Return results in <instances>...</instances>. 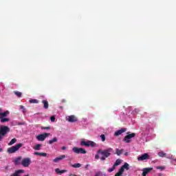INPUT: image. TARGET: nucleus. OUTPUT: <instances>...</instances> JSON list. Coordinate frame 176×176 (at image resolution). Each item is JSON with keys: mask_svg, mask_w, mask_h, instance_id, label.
I'll return each mask as SVG.
<instances>
[{"mask_svg": "<svg viewBox=\"0 0 176 176\" xmlns=\"http://www.w3.org/2000/svg\"><path fill=\"white\" fill-rule=\"evenodd\" d=\"M156 168H157V170H164V166H157Z\"/></svg>", "mask_w": 176, "mask_h": 176, "instance_id": "e433bc0d", "label": "nucleus"}, {"mask_svg": "<svg viewBox=\"0 0 176 176\" xmlns=\"http://www.w3.org/2000/svg\"><path fill=\"white\" fill-rule=\"evenodd\" d=\"M130 169V165H129V164H127V162H125L124 164V165H122L121 166V168H120V170H122L123 173H124V170H129Z\"/></svg>", "mask_w": 176, "mask_h": 176, "instance_id": "ddd939ff", "label": "nucleus"}, {"mask_svg": "<svg viewBox=\"0 0 176 176\" xmlns=\"http://www.w3.org/2000/svg\"><path fill=\"white\" fill-rule=\"evenodd\" d=\"M80 144L84 146H91L92 148H94V146H96V142L90 140H88L87 142L82 141Z\"/></svg>", "mask_w": 176, "mask_h": 176, "instance_id": "423d86ee", "label": "nucleus"}, {"mask_svg": "<svg viewBox=\"0 0 176 176\" xmlns=\"http://www.w3.org/2000/svg\"><path fill=\"white\" fill-rule=\"evenodd\" d=\"M2 112V109L0 108V113Z\"/></svg>", "mask_w": 176, "mask_h": 176, "instance_id": "c03bdc74", "label": "nucleus"}, {"mask_svg": "<svg viewBox=\"0 0 176 176\" xmlns=\"http://www.w3.org/2000/svg\"><path fill=\"white\" fill-rule=\"evenodd\" d=\"M9 115V111H6L4 112H0V119H2V118H6Z\"/></svg>", "mask_w": 176, "mask_h": 176, "instance_id": "a211bd4d", "label": "nucleus"}, {"mask_svg": "<svg viewBox=\"0 0 176 176\" xmlns=\"http://www.w3.org/2000/svg\"><path fill=\"white\" fill-rule=\"evenodd\" d=\"M50 119H51V122H55L56 121V117H54V116H52L50 118Z\"/></svg>", "mask_w": 176, "mask_h": 176, "instance_id": "c9c22d12", "label": "nucleus"}, {"mask_svg": "<svg viewBox=\"0 0 176 176\" xmlns=\"http://www.w3.org/2000/svg\"><path fill=\"white\" fill-rule=\"evenodd\" d=\"M20 109H22V111L23 112V113H25V108L24 107V106L21 105Z\"/></svg>", "mask_w": 176, "mask_h": 176, "instance_id": "473e14b6", "label": "nucleus"}, {"mask_svg": "<svg viewBox=\"0 0 176 176\" xmlns=\"http://www.w3.org/2000/svg\"><path fill=\"white\" fill-rule=\"evenodd\" d=\"M29 102H30V104H38L39 102V100L36 99H30L29 100Z\"/></svg>", "mask_w": 176, "mask_h": 176, "instance_id": "a878e982", "label": "nucleus"}, {"mask_svg": "<svg viewBox=\"0 0 176 176\" xmlns=\"http://www.w3.org/2000/svg\"><path fill=\"white\" fill-rule=\"evenodd\" d=\"M133 137H135V133L128 134L124 138V142H126V144L130 143L131 142L130 140H131V138H133Z\"/></svg>", "mask_w": 176, "mask_h": 176, "instance_id": "6e6552de", "label": "nucleus"}, {"mask_svg": "<svg viewBox=\"0 0 176 176\" xmlns=\"http://www.w3.org/2000/svg\"><path fill=\"white\" fill-rule=\"evenodd\" d=\"M10 120V119H9L8 118H0L1 123H6V122H9Z\"/></svg>", "mask_w": 176, "mask_h": 176, "instance_id": "4be33fe9", "label": "nucleus"}, {"mask_svg": "<svg viewBox=\"0 0 176 176\" xmlns=\"http://www.w3.org/2000/svg\"><path fill=\"white\" fill-rule=\"evenodd\" d=\"M120 163H122V160H116L114 164H113V166L114 167H117V166H120Z\"/></svg>", "mask_w": 176, "mask_h": 176, "instance_id": "5701e85b", "label": "nucleus"}, {"mask_svg": "<svg viewBox=\"0 0 176 176\" xmlns=\"http://www.w3.org/2000/svg\"><path fill=\"white\" fill-rule=\"evenodd\" d=\"M100 138H101L102 142H105V135H104V134L101 135Z\"/></svg>", "mask_w": 176, "mask_h": 176, "instance_id": "2f4dec72", "label": "nucleus"}, {"mask_svg": "<svg viewBox=\"0 0 176 176\" xmlns=\"http://www.w3.org/2000/svg\"><path fill=\"white\" fill-rule=\"evenodd\" d=\"M116 168V167L113 165V166L111 168H109L108 169V172L109 173H112V171H115Z\"/></svg>", "mask_w": 176, "mask_h": 176, "instance_id": "c756f323", "label": "nucleus"}, {"mask_svg": "<svg viewBox=\"0 0 176 176\" xmlns=\"http://www.w3.org/2000/svg\"><path fill=\"white\" fill-rule=\"evenodd\" d=\"M72 151L74 153H77V155H79V153H81L82 155H85V153H87L86 150L82 148L74 147L72 148Z\"/></svg>", "mask_w": 176, "mask_h": 176, "instance_id": "20e7f679", "label": "nucleus"}, {"mask_svg": "<svg viewBox=\"0 0 176 176\" xmlns=\"http://www.w3.org/2000/svg\"><path fill=\"white\" fill-rule=\"evenodd\" d=\"M21 164L23 167H30V164H31V159L29 157L23 158L21 162Z\"/></svg>", "mask_w": 176, "mask_h": 176, "instance_id": "39448f33", "label": "nucleus"}, {"mask_svg": "<svg viewBox=\"0 0 176 176\" xmlns=\"http://www.w3.org/2000/svg\"><path fill=\"white\" fill-rule=\"evenodd\" d=\"M124 156H129V152H126V153H124Z\"/></svg>", "mask_w": 176, "mask_h": 176, "instance_id": "a19ab883", "label": "nucleus"}, {"mask_svg": "<svg viewBox=\"0 0 176 176\" xmlns=\"http://www.w3.org/2000/svg\"><path fill=\"white\" fill-rule=\"evenodd\" d=\"M148 159H149L148 153H144L138 157V162H144V160H148Z\"/></svg>", "mask_w": 176, "mask_h": 176, "instance_id": "1a4fd4ad", "label": "nucleus"}, {"mask_svg": "<svg viewBox=\"0 0 176 176\" xmlns=\"http://www.w3.org/2000/svg\"><path fill=\"white\" fill-rule=\"evenodd\" d=\"M42 104H43V108L47 109L49 108V102L46 100H42Z\"/></svg>", "mask_w": 176, "mask_h": 176, "instance_id": "6ab92c4d", "label": "nucleus"}, {"mask_svg": "<svg viewBox=\"0 0 176 176\" xmlns=\"http://www.w3.org/2000/svg\"><path fill=\"white\" fill-rule=\"evenodd\" d=\"M54 142H57V138H54L48 141V144H50V145H52V144H54Z\"/></svg>", "mask_w": 176, "mask_h": 176, "instance_id": "bb28decb", "label": "nucleus"}, {"mask_svg": "<svg viewBox=\"0 0 176 176\" xmlns=\"http://www.w3.org/2000/svg\"><path fill=\"white\" fill-rule=\"evenodd\" d=\"M89 166H90L89 164H87L85 167V170H87V168H89Z\"/></svg>", "mask_w": 176, "mask_h": 176, "instance_id": "ea45409f", "label": "nucleus"}, {"mask_svg": "<svg viewBox=\"0 0 176 176\" xmlns=\"http://www.w3.org/2000/svg\"><path fill=\"white\" fill-rule=\"evenodd\" d=\"M42 130H50V126H42Z\"/></svg>", "mask_w": 176, "mask_h": 176, "instance_id": "72a5a7b5", "label": "nucleus"}, {"mask_svg": "<svg viewBox=\"0 0 176 176\" xmlns=\"http://www.w3.org/2000/svg\"><path fill=\"white\" fill-rule=\"evenodd\" d=\"M42 147V144H36L34 147V151H41V148Z\"/></svg>", "mask_w": 176, "mask_h": 176, "instance_id": "393cba45", "label": "nucleus"}, {"mask_svg": "<svg viewBox=\"0 0 176 176\" xmlns=\"http://www.w3.org/2000/svg\"><path fill=\"white\" fill-rule=\"evenodd\" d=\"M113 153V148H109L105 150L99 149L97 151V154L95 155V159H96L97 160L100 159V155H98V154L100 153V155H102L100 160L104 161L107 159V157H109V156H111V153Z\"/></svg>", "mask_w": 176, "mask_h": 176, "instance_id": "f257e3e1", "label": "nucleus"}, {"mask_svg": "<svg viewBox=\"0 0 176 176\" xmlns=\"http://www.w3.org/2000/svg\"><path fill=\"white\" fill-rule=\"evenodd\" d=\"M126 131H127V129H126V128H122L121 129H120V130L116 131V132L114 133V135H115L116 137H118V135H120L123 134V133H126Z\"/></svg>", "mask_w": 176, "mask_h": 176, "instance_id": "9d476101", "label": "nucleus"}, {"mask_svg": "<svg viewBox=\"0 0 176 176\" xmlns=\"http://www.w3.org/2000/svg\"><path fill=\"white\" fill-rule=\"evenodd\" d=\"M67 120L70 122V123H74L78 122V118L75 116H70L67 118Z\"/></svg>", "mask_w": 176, "mask_h": 176, "instance_id": "f8f14e48", "label": "nucleus"}, {"mask_svg": "<svg viewBox=\"0 0 176 176\" xmlns=\"http://www.w3.org/2000/svg\"><path fill=\"white\" fill-rule=\"evenodd\" d=\"M40 156H43V157H46V156H47V153H40Z\"/></svg>", "mask_w": 176, "mask_h": 176, "instance_id": "f704fd0d", "label": "nucleus"}, {"mask_svg": "<svg viewBox=\"0 0 176 176\" xmlns=\"http://www.w3.org/2000/svg\"><path fill=\"white\" fill-rule=\"evenodd\" d=\"M152 170H153V168H144L142 170V176H146L147 174H149V173H151L152 171Z\"/></svg>", "mask_w": 176, "mask_h": 176, "instance_id": "9b49d317", "label": "nucleus"}, {"mask_svg": "<svg viewBox=\"0 0 176 176\" xmlns=\"http://www.w3.org/2000/svg\"><path fill=\"white\" fill-rule=\"evenodd\" d=\"M62 149H63V151H65V149H67V147L63 146V147H62Z\"/></svg>", "mask_w": 176, "mask_h": 176, "instance_id": "79ce46f5", "label": "nucleus"}, {"mask_svg": "<svg viewBox=\"0 0 176 176\" xmlns=\"http://www.w3.org/2000/svg\"><path fill=\"white\" fill-rule=\"evenodd\" d=\"M2 151V148H0V152Z\"/></svg>", "mask_w": 176, "mask_h": 176, "instance_id": "a18cd8bd", "label": "nucleus"}, {"mask_svg": "<svg viewBox=\"0 0 176 176\" xmlns=\"http://www.w3.org/2000/svg\"><path fill=\"white\" fill-rule=\"evenodd\" d=\"M10 132V129L8 126H0V141L3 140V137Z\"/></svg>", "mask_w": 176, "mask_h": 176, "instance_id": "f03ea898", "label": "nucleus"}, {"mask_svg": "<svg viewBox=\"0 0 176 176\" xmlns=\"http://www.w3.org/2000/svg\"><path fill=\"white\" fill-rule=\"evenodd\" d=\"M69 176H78V175H74V174H70Z\"/></svg>", "mask_w": 176, "mask_h": 176, "instance_id": "37998d69", "label": "nucleus"}, {"mask_svg": "<svg viewBox=\"0 0 176 176\" xmlns=\"http://www.w3.org/2000/svg\"><path fill=\"white\" fill-rule=\"evenodd\" d=\"M71 166L73 167L74 168H79V167L82 166V164H80V163H76L74 164H72Z\"/></svg>", "mask_w": 176, "mask_h": 176, "instance_id": "b1692460", "label": "nucleus"}, {"mask_svg": "<svg viewBox=\"0 0 176 176\" xmlns=\"http://www.w3.org/2000/svg\"><path fill=\"white\" fill-rule=\"evenodd\" d=\"M14 93L15 96H16L19 98L21 97V96H22V94L20 91H14Z\"/></svg>", "mask_w": 176, "mask_h": 176, "instance_id": "7c9ffc66", "label": "nucleus"}, {"mask_svg": "<svg viewBox=\"0 0 176 176\" xmlns=\"http://www.w3.org/2000/svg\"><path fill=\"white\" fill-rule=\"evenodd\" d=\"M34 155H36V156H41V153H39V152H34Z\"/></svg>", "mask_w": 176, "mask_h": 176, "instance_id": "58836bf2", "label": "nucleus"}, {"mask_svg": "<svg viewBox=\"0 0 176 176\" xmlns=\"http://www.w3.org/2000/svg\"><path fill=\"white\" fill-rule=\"evenodd\" d=\"M158 156H160V157H166L167 153H164V151H160L158 153Z\"/></svg>", "mask_w": 176, "mask_h": 176, "instance_id": "412c9836", "label": "nucleus"}, {"mask_svg": "<svg viewBox=\"0 0 176 176\" xmlns=\"http://www.w3.org/2000/svg\"><path fill=\"white\" fill-rule=\"evenodd\" d=\"M95 176H102V173L101 172H98L96 173Z\"/></svg>", "mask_w": 176, "mask_h": 176, "instance_id": "4c0bfd02", "label": "nucleus"}, {"mask_svg": "<svg viewBox=\"0 0 176 176\" xmlns=\"http://www.w3.org/2000/svg\"><path fill=\"white\" fill-rule=\"evenodd\" d=\"M50 135V133H44L36 136V140H38V141H45Z\"/></svg>", "mask_w": 176, "mask_h": 176, "instance_id": "0eeeda50", "label": "nucleus"}, {"mask_svg": "<svg viewBox=\"0 0 176 176\" xmlns=\"http://www.w3.org/2000/svg\"><path fill=\"white\" fill-rule=\"evenodd\" d=\"M63 159H65V155H62L60 157L54 159L53 162H54V163H58V162H60V160H63Z\"/></svg>", "mask_w": 176, "mask_h": 176, "instance_id": "dca6fc26", "label": "nucleus"}, {"mask_svg": "<svg viewBox=\"0 0 176 176\" xmlns=\"http://www.w3.org/2000/svg\"><path fill=\"white\" fill-rule=\"evenodd\" d=\"M123 171L118 170V173H116L115 176H123Z\"/></svg>", "mask_w": 176, "mask_h": 176, "instance_id": "c85d7f7f", "label": "nucleus"}, {"mask_svg": "<svg viewBox=\"0 0 176 176\" xmlns=\"http://www.w3.org/2000/svg\"><path fill=\"white\" fill-rule=\"evenodd\" d=\"M22 159L23 157L21 156L15 158V160H14L15 166H19V164H21V162L23 160Z\"/></svg>", "mask_w": 176, "mask_h": 176, "instance_id": "4468645a", "label": "nucleus"}, {"mask_svg": "<svg viewBox=\"0 0 176 176\" xmlns=\"http://www.w3.org/2000/svg\"><path fill=\"white\" fill-rule=\"evenodd\" d=\"M124 152V149H119V148H116V155L117 156H120Z\"/></svg>", "mask_w": 176, "mask_h": 176, "instance_id": "f3484780", "label": "nucleus"}, {"mask_svg": "<svg viewBox=\"0 0 176 176\" xmlns=\"http://www.w3.org/2000/svg\"><path fill=\"white\" fill-rule=\"evenodd\" d=\"M16 142H17V139L13 138V139L11 140V141L8 143V145H9V146H12V145H13V144H16Z\"/></svg>", "mask_w": 176, "mask_h": 176, "instance_id": "cd10ccee", "label": "nucleus"}, {"mask_svg": "<svg viewBox=\"0 0 176 176\" xmlns=\"http://www.w3.org/2000/svg\"><path fill=\"white\" fill-rule=\"evenodd\" d=\"M55 173H56V174H64V173H67V170H60V168H56L55 169Z\"/></svg>", "mask_w": 176, "mask_h": 176, "instance_id": "aec40b11", "label": "nucleus"}, {"mask_svg": "<svg viewBox=\"0 0 176 176\" xmlns=\"http://www.w3.org/2000/svg\"><path fill=\"white\" fill-rule=\"evenodd\" d=\"M21 146H23V144L19 143L15 146L8 148L7 152L8 153H16V152H17V151H19V149H20Z\"/></svg>", "mask_w": 176, "mask_h": 176, "instance_id": "7ed1b4c3", "label": "nucleus"}, {"mask_svg": "<svg viewBox=\"0 0 176 176\" xmlns=\"http://www.w3.org/2000/svg\"><path fill=\"white\" fill-rule=\"evenodd\" d=\"M24 173V170L19 169L18 170H15L14 173L11 175V176H21L20 174H23Z\"/></svg>", "mask_w": 176, "mask_h": 176, "instance_id": "2eb2a0df", "label": "nucleus"}]
</instances>
